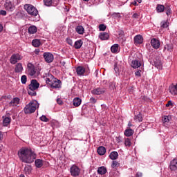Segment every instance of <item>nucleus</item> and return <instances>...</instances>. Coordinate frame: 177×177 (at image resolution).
Here are the masks:
<instances>
[{"mask_svg":"<svg viewBox=\"0 0 177 177\" xmlns=\"http://www.w3.org/2000/svg\"><path fill=\"white\" fill-rule=\"evenodd\" d=\"M151 45L153 46V48H154V49H158L160 45V41H158L157 39H152L151 40Z\"/></svg>","mask_w":177,"mask_h":177,"instance_id":"obj_14","label":"nucleus"},{"mask_svg":"<svg viewBox=\"0 0 177 177\" xmlns=\"http://www.w3.org/2000/svg\"><path fill=\"white\" fill-rule=\"evenodd\" d=\"M90 102L93 103V104H95V103H96V99L93 97L90 98Z\"/></svg>","mask_w":177,"mask_h":177,"instance_id":"obj_51","label":"nucleus"},{"mask_svg":"<svg viewBox=\"0 0 177 177\" xmlns=\"http://www.w3.org/2000/svg\"><path fill=\"white\" fill-rule=\"evenodd\" d=\"M57 104H59V106H62V104H63V101L62 100V99L57 98Z\"/></svg>","mask_w":177,"mask_h":177,"instance_id":"obj_50","label":"nucleus"},{"mask_svg":"<svg viewBox=\"0 0 177 177\" xmlns=\"http://www.w3.org/2000/svg\"><path fill=\"white\" fill-rule=\"evenodd\" d=\"M31 171H32L31 166H30V165L25 166V168H24L25 174L30 175V174H31Z\"/></svg>","mask_w":177,"mask_h":177,"instance_id":"obj_35","label":"nucleus"},{"mask_svg":"<svg viewBox=\"0 0 177 177\" xmlns=\"http://www.w3.org/2000/svg\"><path fill=\"white\" fill-rule=\"evenodd\" d=\"M18 157L22 162L32 164L37 158V154L31 149L22 147L18 151Z\"/></svg>","mask_w":177,"mask_h":177,"instance_id":"obj_1","label":"nucleus"},{"mask_svg":"<svg viewBox=\"0 0 177 177\" xmlns=\"http://www.w3.org/2000/svg\"><path fill=\"white\" fill-rule=\"evenodd\" d=\"M169 26V25L168 24V22H167L166 21H162L160 23L161 28H167Z\"/></svg>","mask_w":177,"mask_h":177,"instance_id":"obj_39","label":"nucleus"},{"mask_svg":"<svg viewBox=\"0 0 177 177\" xmlns=\"http://www.w3.org/2000/svg\"><path fill=\"white\" fill-rule=\"evenodd\" d=\"M93 95H103L106 93V88L104 87H97L91 91Z\"/></svg>","mask_w":177,"mask_h":177,"instance_id":"obj_8","label":"nucleus"},{"mask_svg":"<svg viewBox=\"0 0 177 177\" xmlns=\"http://www.w3.org/2000/svg\"><path fill=\"white\" fill-rule=\"evenodd\" d=\"M37 107H39V104H38V102L31 101L24 109L25 114H32V113H35Z\"/></svg>","mask_w":177,"mask_h":177,"instance_id":"obj_2","label":"nucleus"},{"mask_svg":"<svg viewBox=\"0 0 177 177\" xmlns=\"http://www.w3.org/2000/svg\"><path fill=\"white\" fill-rule=\"evenodd\" d=\"M109 158H111V160H117V158H118V152H117V151H112L109 154Z\"/></svg>","mask_w":177,"mask_h":177,"instance_id":"obj_29","label":"nucleus"},{"mask_svg":"<svg viewBox=\"0 0 177 177\" xmlns=\"http://www.w3.org/2000/svg\"><path fill=\"white\" fill-rule=\"evenodd\" d=\"M134 121H136V122H142V121H143V116L142 115V113H139L138 115H136L134 117Z\"/></svg>","mask_w":177,"mask_h":177,"instance_id":"obj_25","label":"nucleus"},{"mask_svg":"<svg viewBox=\"0 0 177 177\" xmlns=\"http://www.w3.org/2000/svg\"><path fill=\"white\" fill-rule=\"evenodd\" d=\"M84 42L81 39L76 41L74 44L75 49H81V46H82Z\"/></svg>","mask_w":177,"mask_h":177,"instance_id":"obj_26","label":"nucleus"},{"mask_svg":"<svg viewBox=\"0 0 177 177\" xmlns=\"http://www.w3.org/2000/svg\"><path fill=\"white\" fill-rule=\"evenodd\" d=\"M138 16H139V15H138V13H134V14L133 15V19H138Z\"/></svg>","mask_w":177,"mask_h":177,"instance_id":"obj_58","label":"nucleus"},{"mask_svg":"<svg viewBox=\"0 0 177 177\" xmlns=\"http://www.w3.org/2000/svg\"><path fill=\"white\" fill-rule=\"evenodd\" d=\"M28 93L30 95V96H37V92H35V90H28Z\"/></svg>","mask_w":177,"mask_h":177,"instance_id":"obj_40","label":"nucleus"},{"mask_svg":"<svg viewBox=\"0 0 177 177\" xmlns=\"http://www.w3.org/2000/svg\"><path fill=\"white\" fill-rule=\"evenodd\" d=\"M128 127H132V123L131 122H129Z\"/></svg>","mask_w":177,"mask_h":177,"instance_id":"obj_63","label":"nucleus"},{"mask_svg":"<svg viewBox=\"0 0 177 177\" xmlns=\"http://www.w3.org/2000/svg\"><path fill=\"white\" fill-rule=\"evenodd\" d=\"M46 6H50L52 5V0H44Z\"/></svg>","mask_w":177,"mask_h":177,"instance_id":"obj_47","label":"nucleus"},{"mask_svg":"<svg viewBox=\"0 0 177 177\" xmlns=\"http://www.w3.org/2000/svg\"><path fill=\"white\" fill-rule=\"evenodd\" d=\"M21 84H26L27 83V76L26 75H24L21 77Z\"/></svg>","mask_w":177,"mask_h":177,"instance_id":"obj_42","label":"nucleus"},{"mask_svg":"<svg viewBox=\"0 0 177 177\" xmlns=\"http://www.w3.org/2000/svg\"><path fill=\"white\" fill-rule=\"evenodd\" d=\"M142 173H140V172H138L137 173V177H142Z\"/></svg>","mask_w":177,"mask_h":177,"instance_id":"obj_61","label":"nucleus"},{"mask_svg":"<svg viewBox=\"0 0 177 177\" xmlns=\"http://www.w3.org/2000/svg\"><path fill=\"white\" fill-rule=\"evenodd\" d=\"M24 8L30 16H37L38 15V10L31 4H25Z\"/></svg>","mask_w":177,"mask_h":177,"instance_id":"obj_3","label":"nucleus"},{"mask_svg":"<svg viewBox=\"0 0 177 177\" xmlns=\"http://www.w3.org/2000/svg\"><path fill=\"white\" fill-rule=\"evenodd\" d=\"M140 71H137L136 72H135L136 77H141L142 76V75L140 74Z\"/></svg>","mask_w":177,"mask_h":177,"instance_id":"obj_52","label":"nucleus"},{"mask_svg":"<svg viewBox=\"0 0 177 177\" xmlns=\"http://www.w3.org/2000/svg\"><path fill=\"white\" fill-rule=\"evenodd\" d=\"M0 15L1 16H6V10H0Z\"/></svg>","mask_w":177,"mask_h":177,"instance_id":"obj_53","label":"nucleus"},{"mask_svg":"<svg viewBox=\"0 0 177 177\" xmlns=\"http://www.w3.org/2000/svg\"><path fill=\"white\" fill-rule=\"evenodd\" d=\"M47 81H48L51 88H55V89H59L62 88V81L59 80H57V78L50 79L48 78Z\"/></svg>","mask_w":177,"mask_h":177,"instance_id":"obj_4","label":"nucleus"},{"mask_svg":"<svg viewBox=\"0 0 177 177\" xmlns=\"http://www.w3.org/2000/svg\"><path fill=\"white\" fill-rule=\"evenodd\" d=\"M165 10L166 12L167 16H170L171 11V7L168 5L165 6Z\"/></svg>","mask_w":177,"mask_h":177,"instance_id":"obj_38","label":"nucleus"},{"mask_svg":"<svg viewBox=\"0 0 177 177\" xmlns=\"http://www.w3.org/2000/svg\"><path fill=\"white\" fill-rule=\"evenodd\" d=\"M19 103H20V98L15 97L9 103V106H17V104H19Z\"/></svg>","mask_w":177,"mask_h":177,"instance_id":"obj_19","label":"nucleus"},{"mask_svg":"<svg viewBox=\"0 0 177 177\" xmlns=\"http://www.w3.org/2000/svg\"><path fill=\"white\" fill-rule=\"evenodd\" d=\"M114 70H115V73H118V71H119L118 67H117V66H115V65L114 67Z\"/></svg>","mask_w":177,"mask_h":177,"instance_id":"obj_59","label":"nucleus"},{"mask_svg":"<svg viewBox=\"0 0 177 177\" xmlns=\"http://www.w3.org/2000/svg\"><path fill=\"white\" fill-rule=\"evenodd\" d=\"M143 42V37L140 35H138L134 37V43L137 44V45H140Z\"/></svg>","mask_w":177,"mask_h":177,"instance_id":"obj_18","label":"nucleus"},{"mask_svg":"<svg viewBox=\"0 0 177 177\" xmlns=\"http://www.w3.org/2000/svg\"><path fill=\"white\" fill-rule=\"evenodd\" d=\"M100 39L102 41H106L110 38V36L109 35V33L107 32H101L99 35Z\"/></svg>","mask_w":177,"mask_h":177,"instance_id":"obj_20","label":"nucleus"},{"mask_svg":"<svg viewBox=\"0 0 177 177\" xmlns=\"http://www.w3.org/2000/svg\"><path fill=\"white\" fill-rule=\"evenodd\" d=\"M11 121H12V118L9 117L5 118L3 120V127H8L10 124Z\"/></svg>","mask_w":177,"mask_h":177,"instance_id":"obj_28","label":"nucleus"},{"mask_svg":"<svg viewBox=\"0 0 177 177\" xmlns=\"http://www.w3.org/2000/svg\"><path fill=\"white\" fill-rule=\"evenodd\" d=\"M32 45L35 46V48H39V46H41V40L35 39L32 41Z\"/></svg>","mask_w":177,"mask_h":177,"instance_id":"obj_27","label":"nucleus"},{"mask_svg":"<svg viewBox=\"0 0 177 177\" xmlns=\"http://www.w3.org/2000/svg\"><path fill=\"white\" fill-rule=\"evenodd\" d=\"M124 145L128 147H131V140L129 138H126L124 140Z\"/></svg>","mask_w":177,"mask_h":177,"instance_id":"obj_44","label":"nucleus"},{"mask_svg":"<svg viewBox=\"0 0 177 177\" xmlns=\"http://www.w3.org/2000/svg\"><path fill=\"white\" fill-rule=\"evenodd\" d=\"M165 9V6L164 5L158 4L156 7V10L158 13H162Z\"/></svg>","mask_w":177,"mask_h":177,"instance_id":"obj_31","label":"nucleus"},{"mask_svg":"<svg viewBox=\"0 0 177 177\" xmlns=\"http://www.w3.org/2000/svg\"><path fill=\"white\" fill-rule=\"evenodd\" d=\"M125 136L129 137L133 135V130L132 129H127L124 131Z\"/></svg>","mask_w":177,"mask_h":177,"instance_id":"obj_32","label":"nucleus"},{"mask_svg":"<svg viewBox=\"0 0 177 177\" xmlns=\"http://www.w3.org/2000/svg\"><path fill=\"white\" fill-rule=\"evenodd\" d=\"M35 166L37 167V168H41V167H42V165H44V160H42L41 159H37L35 161Z\"/></svg>","mask_w":177,"mask_h":177,"instance_id":"obj_30","label":"nucleus"},{"mask_svg":"<svg viewBox=\"0 0 177 177\" xmlns=\"http://www.w3.org/2000/svg\"><path fill=\"white\" fill-rule=\"evenodd\" d=\"M28 90H30V91H37V88H35L31 84H29L28 86Z\"/></svg>","mask_w":177,"mask_h":177,"instance_id":"obj_48","label":"nucleus"},{"mask_svg":"<svg viewBox=\"0 0 177 177\" xmlns=\"http://www.w3.org/2000/svg\"><path fill=\"white\" fill-rule=\"evenodd\" d=\"M21 59H23V57H21L19 53L12 54L10 59V63H11V64H16V63H17V62H20Z\"/></svg>","mask_w":177,"mask_h":177,"instance_id":"obj_5","label":"nucleus"},{"mask_svg":"<svg viewBox=\"0 0 177 177\" xmlns=\"http://www.w3.org/2000/svg\"><path fill=\"white\" fill-rule=\"evenodd\" d=\"M75 30H76V32H77V34H80V35H82V34H84L85 31V29L82 26H77Z\"/></svg>","mask_w":177,"mask_h":177,"instance_id":"obj_24","label":"nucleus"},{"mask_svg":"<svg viewBox=\"0 0 177 177\" xmlns=\"http://www.w3.org/2000/svg\"><path fill=\"white\" fill-rule=\"evenodd\" d=\"M71 174L75 177V176H80V174L81 172V169H79L78 167H77L76 165H73L71 167V170H70Z\"/></svg>","mask_w":177,"mask_h":177,"instance_id":"obj_6","label":"nucleus"},{"mask_svg":"<svg viewBox=\"0 0 177 177\" xmlns=\"http://www.w3.org/2000/svg\"><path fill=\"white\" fill-rule=\"evenodd\" d=\"M39 120L43 121V122H49V119H48L46 115H42L39 118Z\"/></svg>","mask_w":177,"mask_h":177,"instance_id":"obj_43","label":"nucleus"},{"mask_svg":"<svg viewBox=\"0 0 177 177\" xmlns=\"http://www.w3.org/2000/svg\"><path fill=\"white\" fill-rule=\"evenodd\" d=\"M106 28H107L106 25H104V24H100V26H99L100 31H106Z\"/></svg>","mask_w":177,"mask_h":177,"instance_id":"obj_46","label":"nucleus"},{"mask_svg":"<svg viewBox=\"0 0 177 177\" xmlns=\"http://www.w3.org/2000/svg\"><path fill=\"white\" fill-rule=\"evenodd\" d=\"M169 168L170 171H177V158L170 161Z\"/></svg>","mask_w":177,"mask_h":177,"instance_id":"obj_11","label":"nucleus"},{"mask_svg":"<svg viewBox=\"0 0 177 177\" xmlns=\"http://www.w3.org/2000/svg\"><path fill=\"white\" fill-rule=\"evenodd\" d=\"M111 50L112 53H117L118 52V44H114L111 47Z\"/></svg>","mask_w":177,"mask_h":177,"instance_id":"obj_37","label":"nucleus"},{"mask_svg":"<svg viewBox=\"0 0 177 177\" xmlns=\"http://www.w3.org/2000/svg\"><path fill=\"white\" fill-rule=\"evenodd\" d=\"M171 120V116H164L162 118V121L163 122H169V121Z\"/></svg>","mask_w":177,"mask_h":177,"instance_id":"obj_45","label":"nucleus"},{"mask_svg":"<svg viewBox=\"0 0 177 177\" xmlns=\"http://www.w3.org/2000/svg\"><path fill=\"white\" fill-rule=\"evenodd\" d=\"M28 71L29 75H30L31 77L35 75V73H37V71H35V66L31 63L28 64Z\"/></svg>","mask_w":177,"mask_h":177,"instance_id":"obj_10","label":"nucleus"},{"mask_svg":"<svg viewBox=\"0 0 177 177\" xmlns=\"http://www.w3.org/2000/svg\"><path fill=\"white\" fill-rule=\"evenodd\" d=\"M67 44H68V45H71V46H73V40L70 39H67Z\"/></svg>","mask_w":177,"mask_h":177,"instance_id":"obj_54","label":"nucleus"},{"mask_svg":"<svg viewBox=\"0 0 177 177\" xmlns=\"http://www.w3.org/2000/svg\"><path fill=\"white\" fill-rule=\"evenodd\" d=\"M3 138V136L2 135V132L0 131V140Z\"/></svg>","mask_w":177,"mask_h":177,"instance_id":"obj_62","label":"nucleus"},{"mask_svg":"<svg viewBox=\"0 0 177 177\" xmlns=\"http://www.w3.org/2000/svg\"><path fill=\"white\" fill-rule=\"evenodd\" d=\"M19 177H26V176H24V174H21V175L19 176Z\"/></svg>","mask_w":177,"mask_h":177,"instance_id":"obj_64","label":"nucleus"},{"mask_svg":"<svg viewBox=\"0 0 177 177\" xmlns=\"http://www.w3.org/2000/svg\"><path fill=\"white\" fill-rule=\"evenodd\" d=\"M169 106H172V101H168L166 104V107H169Z\"/></svg>","mask_w":177,"mask_h":177,"instance_id":"obj_55","label":"nucleus"},{"mask_svg":"<svg viewBox=\"0 0 177 177\" xmlns=\"http://www.w3.org/2000/svg\"><path fill=\"white\" fill-rule=\"evenodd\" d=\"M39 52H41V50H39V48H37L35 50V55H39Z\"/></svg>","mask_w":177,"mask_h":177,"instance_id":"obj_57","label":"nucleus"},{"mask_svg":"<svg viewBox=\"0 0 177 177\" xmlns=\"http://www.w3.org/2000/svg\"><path fill=\"white\" fill-rule=\"evenodd\" d=\"M4 8L6 9V10H7V12H13V10H15V7L12 3V1L6 0L4 4Z\"/></svg>","mask_w":177,"mask_h":177,"instance_id":"obj_7","label":"nucleus"},{"mask_svg":"<svg viewBox=\"0 0 177 177\" xmlns=\"http://www.w3.org/2000/svg\"><path fill=\"white\" fill-rule=\"evenodd\" d=\"M107 172V169L104 166H102L98 167L97 169V173L99 175H105V174Z\"/></svg>","mask_w":177,"mask_h":177,"instance_id":"obj_22","label":"nucleus"},{"mask_svg":"<svg viewBox=\"0 0 177 177\" xmlns=\"http://www.w3.org/2000/svg\"><path fill=\"white\" fill-rule=\"evenodd\" d=\"M153 66H155L157 68H161V66H162V62H161V59L160 57H157L153 59V62L152 63Z\"/></svg>","mask_w":177,"mask_h":177,"instance_id":"obj_12","label":"nucleus"},{"mask_svg":"<svg viewBox=\"0 0 177 177\" xmlns=\"http://www.w3.org/2000/svg\"><path fill=\"white\" fill-rule=\"evenodd\" d=\"M132 5H134V6H138V5H139L138 3V1L136 0H134L132 3Z\"/></svg>","mask_w":177,"mask_h":177,"instance_id":"obj_56","label":"nucleus"},{"mask_svg":"<svg viewBox=\"0 0 177 177\" xmlns=\"http://www.w3.org/2000/svg\"><path fill=\"white\" fill-rule=\"evenodd\" d=\"M3 30V26H2V24H0V32H2Z\"/></svg>","mask_w":177,"mask_h":177,"instance_id":"obj_60","label":"nucleus"},{"mask_svg":"<svg viewBox=\"0 0 177 177\" xmlns=\"http://www.w3.org/2000/svg\"><path fill=\"white\" fill-rule=\"evenodd\" d=\"M76 73L77 75H84L85 74V68L82 66H79L76 68Z\"/></svg>","mask_w":177,"mask_h":177,"instance_id":"obj_17","label":"nucleus"},{"mask_svg":"<svg viewBox=\"0 0 177 177\" xmlns=\"http://www.w3.org/2000/svg\"><path fill=\"white\" fill-rule=\"evenodd\" d=\"M97 153L99 156H104L106 154V148L103 146H100L97 149Z\"/></svg>","mask_w":177,"mask_h":177,"instance_id":"obj_21","label":"nucleus"},{"mask_svg":"<svg viewBox=\"0 0 177 177\" xmlns=\"http://www.w3.org/2000/svg\"><path fill=\"white\" fill-rule=\"evenodd\" d=\"M29 34H35L37 32V28L35 26H31L28 28Z\"/></svg>","mask_w":177,"mask_h":177,"instance_id":"obj_34","label":"nucleus"},{"mask_svg":"<svg viewBox=\"0 0 177 177\" xmlns=\"http://www.w3.org/2000/svg\"><path fill=\"white\" fill-rule=\"evenodd\" d=\"M112 168H118V167H120V163H118V162L113 160L112 162V165H111Z\"/></svg>","mask_w":177,"mask_h":177,"instance_id":"obj_41","label":"nucleus"},{"mask_svg":"<svg viewBox=\"0 0 177 177\" xmlns=\"http://www.w3.org/2000/svg\"><path fill=\"white\" fill-rule=\"evenodd\" d=\"M101 106L103 111H107V110L109 109L106 104H102Z\"/></svg>","mask_w":177,"mask_h":177,"instance_id":"obj_49","label":"nucleus"},{"mask_svg":"<svg viewBox=\"0 0 177 177\" xmlns=\"http://www.w3.org/2000/svg\"><path fill=\"white\" fill-rule=\"evenodd\" d=\"M140 66H142V62L141 61H138V60H136V59L131 61V66L133 68H139V67H140Z\"/></svg>","mask_w":177,"mask_h":177,"instance_id":"obj_13","label":"nucleus"},{"mask_svg":"<svg viewBox=\"0 0 177 177\" xmlns=\"http://www.w3.org/2000/svg\"><path fill=\"white\" fill-rule=\"evenodd\" d=\"M169 91L174 96L177 95V84L176 85H171L169 87Z\"/></svg>","mask_w":177,"mask_h":177,"instance_id":"obj_15","label":"nucleus"},{"mask_svg":"<svg viewBox=\"0 0 177 177\" xmlns=\"http://www.w3.org/2000/svg\"><path fill=\"white\" fill-rule=\"evenodd\" d=\"M15 71V73H21V71H23V65L21 63H18L16 64Z\"/></svg>","mask_w":177,"mask_h":177,"instance_id":"obj_23","label":"nucleus"},{"mask_svg":"<svg viewBox=\"0 0 177 177\" xmlns=\"http://www.w3.org/2000/svg\"><path fill=\"white\" fill-rule=\"evenodd\" d=\"M174 49V45L172 44H169L165 46V50H168L169 52H172Z\"/></svg>","mask_w":177,"mask_h":177,"instance_id":"obj_36","label":"nucleus"},{"mask_svg":"<svg viewBox=\"0 0 177 177\" xmlns=\"http://www.w3.org/2000/svg\"><path fill=\"white\" fill-rule=\"evenodd\" d=\"M30 84L32 86L35 87L36 89H38V88H39V84L38 81H37L36 80H31Z\"/></svg>","mask_w":177,"mask_h":177,"instance_id":"obj_33","label":"nucleus"},{"mask_svg":"<svg viewBox=\"0 0 177 177\" xmlns=\"http://www.w3.org/2000/svg\"><path fill=\"white\" fill-rule=\"evenodd\" d=\"M81 103H82V100L78 97L74 98L73 100V104L75 107H80Z\"/></svg>","mask_w":177,"mask_h":177,"instance_id":"obj_16","label":"nucleus"},{"mask_svg":"<svg viewBox=\"0 0 177 177\" xmlns=\"http://www.w3.org/2000/svg\"><path fill=\"white\" fill-rule=\"evenodd\" d=\"M44 58L46 63H52L53 62L55 57H53V54L50 53H44L43 54Z\"/></svg>","mask_w":177,"mask_h":177,"instance_id":"obj_9","label":"nucleus"}]
</instances>
